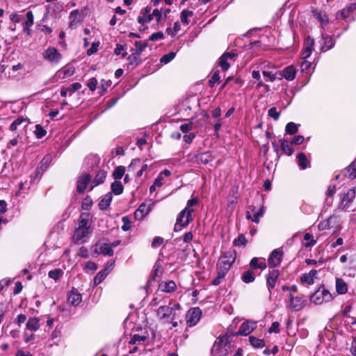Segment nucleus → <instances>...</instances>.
<instances>
[{
	"instance_id": "1",
	"label": "nucleus",
	"mask_w": 356,
	"mask_h": 356,
	"mask_svg": "<svg viewBox=\"0 0 356 356\" xmlns=\"http://www.w3.org/2000/svg\"><path fill=\"white\" fill-rule=\"evenodd\" d=\"M181 306L179 303H174L172 305L170 302L168 305L160 306L156 310V317L159 321L164 322L168 321L170 318H178L179 314L177 311H179Z\"/></svg>"
},
{
	"instance_id": "2",
	"label": "nucleus",
	"mask_w": 356,
	"mask_h": 356,
	"mask_svg": "<svg viewBox=\"0 0 356 356\" xmlns=\"http://www.w3.org/2000/svg\"><path fill=\"white\" fill-rule=\"evenodd\" d=\"M333 298L332 294L325 288L323 284H321L310 296L311 302L317 305L331 302Z\"/></svg>"
},
{
	"instance_id": "3",
	"label": "nucleus",
	"mask_w": 356,
	"mask_h": 356,
	"mask_svg": "<svg viewBox=\"0 0 356 356\" xmlns=\"http://www.w3.org/2000/svg\"><path fill=\"white\" fill-rule=\"evenodd\" d=\"M193 211V209L185 207L179 212L174 226V231L175 232L181 231L183 228H186L193 220L192 216Z\"/></svg>"
},
{
	"instance_id": "4",
	"label": "nucleus",
	"mask_w": 356,
	"mask_h": 356,
	"mask_svg": "<svg viewBox=\"0 0 356 356\" xmlns=\"http://www.w3.org/2000/svg\"><path fill=\"white\" fill-rule=\"evenodd\" d=\"M236 258V250H229L226 251L222 254L218 264H217V267H220L229 271L232 264L235 262Z\"/></svg>"
},
{
	"instance_id": "5",
	"label": "nucleus",
	"mask_w": 356,
	"mask_h": 356,
	"mask_svg": "<svg viewBox=\"0 0 356 356\" xmlns=\"http://www.w3.org/2000/svg\"><path fill=\"white\" fill-rule=\"evenodd\" d=\"M151 10L152 8L149 6H146L144 8V14L147 15V17L146 18H144L143 17L138 16L137 18V21L139 24L149 23L153 19V17H156L157 23H159L161 21V11L159 9H154L152 11V13H150Z\"/></svg>"
},
{
	"instance_id": "6",
	"label": "nucleus",
	"mask_w": 356,
	"mask_h": 356,
	"mask_svg": "<svg viewBox=\"0 0 356 356\" xmlns=\"http://www.w3.org/2000/svg\"><path fill=\"white\" fill-rule=\"evenodd\" d=\"M356 196V189L355 187L348 189L343 193L341 197L339 208L342 210L348 209L350 204L353 202Z\"/></svg>"
},
{
	"instance_id": "7",
	"label": "nucleus",
	"mask_w": 356,
	"mask_h": 356,
	"mask_svg": "<svg viewBox=\"0 0 356 356\" xmlns=\"http://www.w3.org/2000/svg\"><path fill=\"white\" fill-rule=\"evenodd\" d=\"M42 57L44 60H47L51 63H57L61 60L62 55L58 52L56 48L54 47H49L43 51Z\"/></svg>"
},
{
	"instance_id": "8",
	"label": "nucleus",
	"mask_w": 356,
	"mask_h": 356,
	"mask_svg": "<svg viewBox=\"0 0 356 356\" xmlns=\"http://www.w3.org/2000/svg\"><path fill=\"white\" fill-rule=\"evenodd\" d=\"M91 175L89 173L83 172L77 179L76 191L79 194L85 193L88 185L91 181Z\"/></svg>"
},
{
	"instance_id": "9",
	"label": "nucleus",
	"mask_w": 356,
	"mask_h": 356,
	"mask_svg": "<svg viewBox=\"0 0 356 356\" xmlns=\"http://www.w3.org/2000/svg\"><path fill=\"white\" fill-rule=\"evenodd\" d=\"M202 316V310L199 307L189 309L186 314V323L189 327L197 323Z\"/></svg>"
},
{
	"instance_id": "10",
	"label": "nucleus",
	"mask_w": 356,
	"mask_h": 356,
	"mask_svg": "<svg viewBox=\"0 0 356 356\" xmlns=\"http://www.w3.org/2000/svg\"><path fill=\"white\" fill-rule=\"evenodd\" d=\"M283 257L284 252L281 249L278 248L273 250L270 254L268 259V266L271 268L278 266L281 264Z\"/></svg>"
},
{
	"instance_id": "11",
	"label": "nucleus",
	"mask_w": 356,
	"mask_h": 356,
	"mask_svg": "<svg viewBox=\"0 0 356 356\" xmlns=\"http://www.w3.org/2000/svg\"><path fill=\"white\" fill-rule=\"evenodd\" d=\"M280 277V271L277 269H273L269 270L266 275V286L268 287L270 295H271V290L274 289L278 282Z\"/></svg>"
},
{
	"instance_id": "12",
	"label": "nucleus",
	"mask_w": 356,
	"mask_h": 356,
	"mask_svg": "<svg viewBox=\"0 0 356 356\" xmlns=\"http://www.w3.org/2000/svg\"><path fill=\"white\" fill-rule=\"evenodd\" d=\"M255 323L251 321H246L241 323L238 330L232 333V336H248L255 329Z\"/></svg>"
},
{
	"instance_id": "13",
	"label": "nucleus",
	"mask_w": 356,
	"mask_h": 356,
	"mask_svg": "<svg viewBox=\"0 0 356 356\" xmlns=\"http://www.w3.org/2000/svg\"><path fill=\"white\" fill-rule=\"evenodd\" d=\"M52 161V157L50 154H47L44 156L40 162L39 165L35 170V179L40 178L43 173L46 171Z\"/></svg>"
},
{
	"instance_id": "14",
	"label": "nucleus",
	"mask_w": 356,
	"mask_h": 356,
	"mask_svg": "<svg viewBox=\"0 0 356 356\" xmlns=\"http://www.w3.org/2000/svg\"><path fill=\"white\" fill-rule=\"evenodd\" d=\"M105 241V238H103L99 241L98 243H96V246L97 247L99 244L100 247L99 249L96 248L95 250V253L99 254H102L104 255H108V256H113L114 254V252L111 246V245L106 242H104Z\"/></svg>"
},
{
	"instance_id": "15",
	"label": "nucleus",
	"mask_w": 356,
	"mask_h": 356,
	"mask_svg": "<svg viewBox=\"0 0 356 356\" xmlns=\"http://www.w3.org/2000/svg\"><path fill=\"white\" fill-rule=\"evenodd\" d=\"M68 302L72 306L79 305L82 300V296L74 287L67 294Z\"/></svg>"
},
{
	"instance_id": "16",
	"label": "nucleus",
	"mask_w": 356,
	"mask_h": 356,
	"mask_svg": "<svg viewBox=\"0 0 356 356\" xmlns=\"http://www.w3.org/2000/svg\"><path fill=\"white\" fill-rule=\"evenodd\" d=\"M88 234V229L76 228L73 235L74 242L79 245L83 243L84 242V238Z\"/></svg>"
},
{
	"instance_id": "17",
	"label": "nucleus",
	"mask_w": 356,
	"mask_h": 356,
	"mask_svg": "<svg viewBox=\"0 0 356 356\" xmlns=\"http://www.w3.org/2000/svg\"><path fill=\"white\" fill-rule=\"evenodd\" d=\"M356 10V3H350L346 8L337 13V19H345L350 17L351 13Z\"/></svg>"
},
{
	"instance_id": "18",
	"label": "nucleus",
	"mask_w": 356,
	"mask_h": 356,
	"mask_svg": "<svg viewBox=\"0 0 356 356\" xmlns=\"http://www.w3.org/2000/svg\"><path fill=\"white\" fill-rule=\"evenodd\" d=\"M195 161L198 163L201 164H207L209 162L212 161L214 159L212 154L209 152H204L195 155Z\"/></svg>"
},
{
	"instance_id": "19",
	"label": "nucleus",
	"mask_w": 356,
	"mask_h": 356,
	"mask_svg": "<svg viewBox=\"0 0 356 356\" xmlns=\"http://www.w3.org/2000/svg\"><path fill=\"white\" fill-rule=\"evenodd\" d=\"M177 284L173 280L162 282L159 285V289L165 293H172L177 289Z\"/></svg>"
},
{
	"instance_id": "20",
	"label": "nucleus",
	"mask_w": 356,
	"mask_h": 356,
	"mask_svg": "<svg viewBox=\"0 0 356 356\" xmlns=\"http://www.w3.org/2000/svg\"><path fill=\"white\" fill-rule=\"evenodd\" d=\"M107 172L104 170H100L96 174L92 184L90 186V191H92L95 186L103 184L106 178Z\"/></svg>"
},
{
	"instance_id": "21",
	"label": "nucleus",
	"mask_w": 356,
	"mask_h": 356,
	"mask_svg": "<svg viewBox=\"0 0 356 356\" xmlns=\"http://www.w3.org/2000/svg\"><path fill=\"white\" fill-rule=\"evenodd\" d=\"M323 44L321 48V51L325 52L334 47L335 44L334 39L328 35H322Z\"/></svg>"
},
{
	"instance_id": "22",
	"label": "nucleus",
	"mask_w": 356,
	"mask_h": 356,
	"mask_svg": "<svg viewBox=\"0 0 356 356\" xmlns=\"http://www.w3.org/2000/svg\"><path fill=\"white\" fill-rule=\"evenodd\" d=\"M312 16L321 22L322 26L326 25L328 23L327 15L317 8H313L312 10Z\"/></svg>"
},
{
	"instance_id": "23",
	"label": "nucleus",
	"mask_w": 356,
	"mask_h": 356,
	"mask_svg": "<svg viewBox=\"0 0 356 356\" xmlns=\"http://www.w3.org/2000/svg\"><path fill=\"white\" fill-rule=\"evenodd\" d=\"M314 44V39H312L309 36L307 38L306 46L302 50V58L303 59H307L309 58L313 50V47Z\"/></svg>"
},
{
	"instance_id": "24",
	"label": "nucleus",
	"mask_w": 356,
	"mask_h": 356,
	"mask_svg": "<svg viewBox=\"0 0 356 356\" xmlns=\"http://www.w3.org/2000/svg\"><path fill=\"white\" fill-rule=\"evenodd\" d=\"M296 74V70L293 65H289L284 67L280 73V75L284 77L288 81H292L295 79Z\"/></svg>"
},
{
	"instance_id": "25",
	"label": "nucleus",
	"mask_w": 356,
	"mask_h": 356,
	"mask_svg": "<svg viewBox=\"0 0 356 356\" xmlns=\"http://www.w3.org/2000/svg\"><path fill=\"white\" fill-rule=\"evenodd\" d=\"M151 211L149 207H147L145 203L141 204L134 212V217L136 219H143Z\"/></svg>"
},
{
	"instance_id": "26",
	"label": "nucleus",
	"mask_w": 356,
	"mask_h": 356,
	"mask_svg": "<svg viewBox=\"0 0 356 356\" xmlns=\"http://www.w3.org/2000/svg\"><path fill=\"white\" fill-rule=\"evenodd\" d=\"M279 142L282 152L289 156H291L293 153V149L291 147L292 145H291V142H289L288 140L285 138L280 139Z\"/></svg>"
},
{
	"instance_id": "27",
	"label": "nucleus",
	"mask_w": 356,
	"mask_h": 356,
	"mask_svg": "<svg viewBox=\"0 0 356 356\" xmlns=\"http://www.w3.org/2000/svg\"><path fill=\"white\" fill-rule=\"evenodd\" d=\"M113 200V195L111 192L107 193L104 197L100 200L98 204V207L100 210L107 209Z\"/></svg>"
},
{
	"instance_id": "28",
	"label": "nucleus",
	"mask_w": 356,
	"mask_h": 356,
	"mask_svg": "<svg viewBox=\"0 0 356 356\" xmlns=\"http://www.w3.org/2000/svg\"><path fill=\"white\" fill-rule=\"evenodd\" d=\"M335 287L338 294L343 295L348 292V285L342 278L336 279Z\"/></svg>"
},
{
	"instance_id": "29",
	"label": "nucleus",
	"mask_w": 356,
	"mask_h": 356,
	"mask_svg": "<svg viewBox=\"0 0 356 356\" xmlns=\"http://www.w3.org/2000/svg\"><path fill=\"white\" fill-rule=\"evenodd\" d=\"M289 300L291 307L293 309L298 311L302 308L303 301L302 300V298L298 296L294 298L292 294H290Z\"/></svg>"
},
{
	"instance_id": "30",
	"label": "nucleus",
	"mask_w": 356,
	"mask_h": 356,
	"mask_svg": "<svg viewBox=\"0 0 356 356\" xmlns=\"http://www.w3.org/2000/svg\"><path fill=\"white\" fill-rule=\"evenodd\" d=\"M90 217V213L88 212H83L80 214L79 218V227L77 228L90 229L88 226V221Z\"/></svg>"
},
{
	"instance_id": "31",
	"label": "nucleus",
	"mask_w": 356,
	"mask_h": 356,
	"mask_svg": "<svg viewBox=\"0 0 356 356\" xmlns=\"http://www.w3.org/2000/svg\"><path fill=\"white\" fill-rule=\"evenodd\" d=\"M297 163L301 170H305L310 164L306 154L304 152L299 153L297 156Z\"/></svg>"
},
{
	"instance_id": "32",
	"label": "nucleus",
	"mask_w": 356,
	"mask_h": 356,
	"mask_svg": "<svg viewBox=\"0 0 356 356\" xmlns=\"http://www.w3.org/2000/svg\"><path fill=\"white\" fill-rule=\"evenodd\" d=\"M109 273L108 268L106 267L104 269L100 270L94 277V286H97L104 280L108 274Z\"/></svg>"
},
{
	"instance_id": "33",
	"label": "nucleus",
	"mask_w": 356,
	"mask_h": 356,
	"mask_svg": "<svg viewBox=\"0 0 356 356\" xmlns=\"http://www.w3.org/2000/svg\"><path fill=\"white\" fill-rule=\"evenodd\" d=\"M128 65H131L134 68L138 67L143 62L140 55L133 53L127 57Z\"/></svg>"
},
{
	"instance_id": "34",
	"label": "nucleus",
	"mask_w": 356,
	"mask_h": 356,
	"mask_svg": "<svg viewBox=\"0 0 356 356\" xmlns=\"http://www.w3.org/2000/svg\"><path fill=\"white\" fill-rule=\"evenodd\" d=\"M241 280L245 284L252 283L255 280V276L252 269H248L243 272L241 275Z\"/></svg>"
},
{
	"instance_id": "35",
	"label": "nucleus",
	"mask_w": 356,
	"mask_h": 356,
	"mask_svg": "<svg viewBox=\"0 0 356 356\" xmlns=\"http://www.w3.org/2000/svg\"><path fill=\"white\" fill-rule=\"evenodd\" d=\"M111 193H113L115 195H121L124 191V186L121 181L118 180H115L111 186Z\"/></svg>"
},
{
	"instance_id": "36",
	"label": "nucleus",
	"mask_w": 356,
	"mask_h": 356,
	"mask_svg": "<svg viewBox=\"0 0 356 356\" xmlns=\"http://www.w3.org/2000/svg\"><path fill=\"white\" fill-rule=\"evenodd\" d=\"M345 176L350 179H355L356 178V162H352L348 167L345 168Z\"/></svg>"
},
{
	"instance_id": "37",
	"label": "nucleus",
	"mask_w": 356,
	"mask_h": 356,
	"mask_svg": "<svg viewBox=\"0 0 356 356\" xmlns=\"http://www.w3.org/2000/svg\"><path fill=\"white\" fill-rule=\"evenodd\" d=\"M26 328L31 331H37L40 328V321L37 317L29 318L26 323Z\"/></svg>"
},
{
	"instance_id": "38",
	"label": "nucleus",
	"mask_w": 356,
	"mask_h": 356,
	"mask_svg": "<svg viewBox=\"0 0 356 356\" xmlns=\"http://www.w3.org/2000/svg\"><path fill=\"white\" fill-rule=\"evenodd\" d=\"M257 268L264 270L266 268V264L265 262H259L257 257H253L250 262V269L253 270Z\"/></svg>"
},
{
	"instance_id": "39",
	"label": "nucleus",
	"mask_w": 356,
	"mask_h": 356,
	"mask_svg": "<svg viewBox=\"0 0 356 356\" xmlns=\"http://www.w3.org/2000/svg\"><path fill=\"white\" fill-rule=\"evenodd\" d=\"M249 342L255 348H261L266 346L265 341L261 339H258L254 336L249 337Z\"/></svg>"
},
{
	"instance_id": "40",
	"label": "nucleus",
	"mask_w": 356,
	"mask_h": 356,
	"mask_svg": "<svg viewBox=\"0 0 356 356\" xmlns=\"http://www.w3.org/2000/svg\"><path fill=\"white\" fill-rule=\"evenodd\" d=\"M299 124H296L293 122H290L286 124L285 127V131L287 134L293 135L298 131Z\"/></svg>"
},
{
	"instance_id": "41",
	"label": "nucleus",
	"mask_w": 356,
	"mask_h": 356,
	"mask_svg": "<svg viewBox=\"0 0 356 356\" xmlns=\"http://www.w3.org/2000/svg\"><path fill=\"white\" fill-rule=\"evenodd\" d=\"M255 208L252 207L251 211L254 213L252 221L258 223L260 220V218L264 215V207L262 205L257 211H254Z\"/></svg>"
},
{
	"instance_id": "42",
	"label": "nucleus",
	"mask_w": 356,
	"mask_h": 356,
	"mask_svg": "<svg viewBox=\"0 0 356 356\" xmlns=\"http://www.w3.org/2000/svg\"><path fill=\"white\" fill-rule=\"evenodd\" d=\"M148 334L139 335L138 334H134L131 336V340L129 341V344H135L137 342L140 341H145L148 339Z\"/></svg>"
},
{
	"instance_id": "43",
	"label": "nucleus",
	"mask_w": 356,
	"mask_h": 356,
	"mask_svg": "<svg viewBox=\"0 0 356 356\" xmlns=\"http://www.w3.org/2000/svg\"><path fill=\"white\" fill-rule=\"evenodd\" d=\"M220 81V72L218 70H216L213 75L211 76V79L208 81V86L210 88H213L216 83H219Z\"/></svg>"
},
{
	"instance_id": "44",
	"label": "nucleus",
	"mask_w": 356,
	"mask_h": 356,
	"mask_svg": "<svg viewBox=\"0 0 356 356\" xmlns=\"http://www.w3.org/2000/svg\"><path fill=\"white\" fill-rule=\"evenodd\" d=\"M125 172V167L122 165L118 166L113 172V177L115 180L120 179Z\"/></svg>"
},
{
	"instance_id": "45",
	"label": "nucleus",
	"mask_w": 356,
	"mask_h": 356,
	"mask_svg": "<svg viewBox=\"0 0 356 356\" xmlns=\"http://www.w3.org/2000/svg\"><path fill=\"white\" fill-rule=\"evenodd\" d=\"M193 15H194V13L191 10H182L181 13V15H180L181 22L183 24L188 25L189 24V20L188 19V17H192Z\"/></svg>"
},
{
	"instance_id": "46",
	"label": "nucleus",
	"mask_w": 356,
	"mask_h": 356,
	"mask_svg": "<svg viewBox=\"0 0 356 356\" xmlns=\"http://www.w3.org/2000/svg\"><path fill=\"white\" fill-rule=\"evenodd\" d=\"M63 275V270L60 268H56L49 271L48 276L51 279L56 281Z\"/></svg>"
},
{
	"instance_id": "47",
	"label": "nucleus",
	"mask_w": 356,
	"mask_h": 356,
	"mask_svg": "<svg viewBox=\"0 0 356 356\" xmlns=\"http://www.w3.org/2000/svg\"><path fill=\"white\" fill-rule=\"evenodd\" d=\"M134 46L136 47L134 53H136V54L141 55L143 51L147 47V42H142L141 41H136L134 42Z\"/></svg>"
},
{
	"instance_id": "48",
	"label": "nucleus",
	"mask_w": 356,
	"mask_h": 356,
	"mask_svg": "<svg viewBox=\"0 0 356 356\" xmlns=\"http://www.w3.org/2000/svg\"><path fill=\"white\" fill-rule=\"evenodd\" d=\"M304 240L307 241L305 244L306 248L314 246L316 243V241L314 239L313 235L309 232L305 234Z\"/></svg>"
},
{
	"instance_id": "49",
	"label": "nucleus",
	"mask_w": 356,
	"mask_h": 356,
	"mask_svg": "<svg viewBox=\"0 0 356 356\" xmlns=\"http://www.w3.org/2000/svg\"><path fill=\"white\" fill-rule=\"evenodd\" d=\"M75 72V67H64L60 71V73H63V79L68 78L72 76Z\"/></svg>"
},
{
	"instance_id": "50",
	"label": "nucleus",
	"mask_w": 356,
	"mask_h": 356,
	"mask_svg": "<svg viewBox=\"0 0 356 356\" xmlns=\"http://www.w3.org/2000/svg\"><path fill=\"white\" fill-rule=\"evenodd\" d=\"M35 127V129L34 131V134L38 139L42 138L47 134V131L42 127V125L38 124Z\"/></svg>"
},
{
	"instance_id": "51",
	"label": "nucleus",
	"mask_w": 356,
	"mask_h": 356,
	"mask_svg": "<svg viewBox=\"0 0 356 356\" xmlns=\"http://www.w3.org/2000/svg\"><path fill=\"white\" fill-rule=\"evenodd\" d=\"M28 121L27 118H24L23 116H19L15 120H14L10 126V129L11 131H15L17 129V127L22 124L24 122Z\"/></svg>"
},
{
	"instance_id": "52",
	"label": "nucleus",
	"mask_w": 356,
	"mask_h": 356,
	"mask_svg": "<svg viewBox=\"0 0 356 356\" xmlns=\"http://www.w3.org/2000/svg\"><path fill=\"white\" fill-rule=\"evenodd\" d=\"M161 268V264L158 261H156L153 266V268H152V270L149 275L148 282H149L151 280H152V281L156 280V278L158 276V272Z\"/></svg>"
},
{
	"instance_id": "53",
	"label": "nucleus",
	"mask_w": 356,
	"mask_h": 356,
	"mask_svg": "<svg viewBox=\"0 0 356 356\" xmlns=\"http://www.w3.org/2000/svg\"><path fill=\"white\" fill-rule=\"evenodd\" d=\"M218 65L223 71H227L230 67L229 63L227 62V58L223 55L218 59Z\"/></svg>"
},
{
	"instance_id": "54",
	"label": "nucleus",
	"mask_w": 356,
	"mask_h": 356,
	"mask_svg": "<svg viewBox=\"0 0 356 356\" xmlns=\"http://www.w3.org/2000/svg\"><path fill=\"white\" fill-rule=\"evenodd\" d=\"M92 205L91 197L87 195L82 201L81 208L85 211H89Z\"/></svg>"
},
{
	"instance_id": "55",
	"label": "nucleus",
	"mask_w": 356,
	"mask_h": 356,
	"mask_svg": "<svg viewBox=\"0 0 356 356\" xmlns=\"http://www.w3.org/2000/svg\"><path fill=\"white\" fill-rule=\"evenodd\" d=\"M111 81L110 80L102 79L100 82V91L99 92L100 95H104L106 92L107 88L111 86Z\"/></svg>"
},
{
	"instance_id": "56",
	"label": "nucleus",
	"mask_w": 356,
	"mask_h": 356,
	"mask_svg": "<svg viewBox=\"0 0 356 356\" xmlns=\"http://www.w3.org/2000/svg\"><path fill=\"white\" fill-rule=\"evenodd\" d=\"M175 56H176V53L175 52L170 51L168 54H166L163 55L160 58V62L161 63L167 64V63H170L172 59H174Z\"/></svg>"
},
{
	"instance_id": "57",
	"label": "nucleus",
	"mask_w": 356,
	"mask_h": 356,
	"mask_svg": "<svg viewBox=\"0 0 356 356\" xmlns=\"http://www.w3.org/2000/svg\"><path fill=\"white\" fill-rule=\"evenodd\" d=\"M26 20L23 22V26H31L33 24V20H34V16L33 14V12L31 10H29L26 14Z\"/></svg>"
},
{
	"instance_id": "58",
	"label": "nucleus",
	"mask_w": 356,
	"mask_h": 356,
	"mask_svg": "<svg viewBox=\"0 0 356 356\" xmlns=\"http://www.w3.org/2000/svg\"><path fill=\"white\" fill-rule=\"evenodd\" d=\"M140 165V159L138 158L132 159L131 163L128 166L129 172H134L138 167Z\"/></svg>"
},
{
	"instance_id": "59",
	"label": "nucleus",
	"mask_w": 356,
	"mask_h": 356,
	"mask_svg": "<svg viewBox=\"0 0 356 356\" xmlns=\"http://www.w3.org/2000/svg\"><path fill=\"white\" fill-rule=\"evenodd\" d=\"M246 243V238L242 234H239L236 238L233 241V244L235 246L245 245Z\"/></svg>"
},
{
	"instance_id": "60",
	"label": "nucleus",
	"mask_w": 356,
	"mask_h": 356,
	"mask_svg": "<svg viewBox=\"0 0 356 356\" xmlns=\"http://www.w3.org/2000/svg\"><path fill=\"white\" fill-rule=\"evenodd\" d=\"M122 222H123V225L122 226V229L123 231H129V229H131V220L129 219V218L128 216H123L122 218Z\"/></svg>"
},
{
	"instance_id": "61",
	"label": "nucleus",
	"mask_w": 356,
	"mask_h": 356,
	"mask_svg": "<svg viewBox=\"0 0 356 356\" xmlns=\"http://www.w3.org/2000/svg\"><path fill=\"white\" fill-rule=\"evenodd\" d=\"M268 115L275 120H277L280 118V112H278L276 107L273 106L268 110Z\"/></svg>"
},
{
	"instance_id": "62",
	"label": "nucleus",
	"mask_w": 356,
	"mask_h": 356,
	"mask_svg": "<svg viewBox=\"0 0 356 356\" xmlns=\"http://www.w3.org/2000/svg\"><path fill=\"white\" fill-rule=\"evenodd\" d=\"M99 45V42H93L91 44V47L87 50V55L91 56L96 53L98 50V47Z\"/></svg>"
},
{
	"instance_id": "63",
	"label": "nucleus",
	"mask_w": 356,
	"mask_h": 356,
	"mask_svg": "<svg viewBox=\"0 0 356 356\" xmlns=\"http://www.w3.org/2000/svg\"><path fill=\"white\" fill-rule=\"evenodd\" d=\"M300 281L302 283H307L309 285H312L314 283L313 278L310 277L307 273H304L301 275Z\"/></svg>"
},
{
	"instance_id": "64",
	"label": "nucleus",
	"mask_w": 356,
	"mask_h": 356,
	"mask_svg": "<svg viewBox=\"0 0 356 356\" xmlns=\"http://www.w3.org/2000/svg\"><path fill=\"white\" fill-rule=\"evenodd\" d=\"M304 140H305V138L303 136H301V135L295 136L291 140V145H301L303 143Z\"/></svg>"
}]
</instances>
